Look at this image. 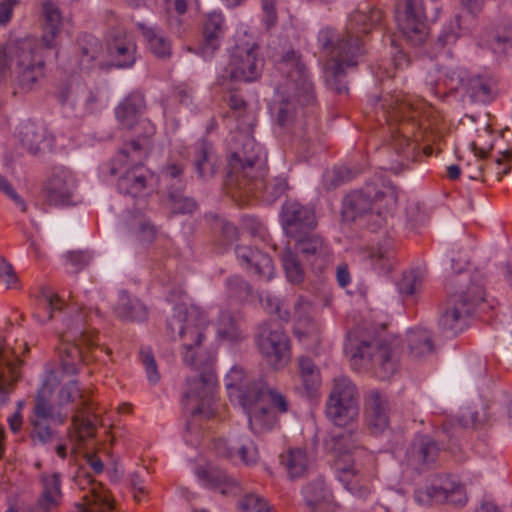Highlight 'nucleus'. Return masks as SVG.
Returning <instances> with one entry per match:
<instances>
[{
  "label": "nucleus",
  "instance_id": "obj_1",
  "mask_svg": "<svg viewBox=\"0 0 512 512\" xmlns=\"http://www.w3.org/2000/svg\"><path fill=\"white\" fill-rule=\"evenodd\" d=\"M227 105L225 119L230 126L235 123L238 131L235 139L242 141L241 149L233 152L229 158V171L225 181L227 192L241 203L255 199L272 204L288 190L287 179L280 176L264 180L267 153L252 136L255 116L237 92H230Z\"/></svg>",
  "mask_w": 512,
  "mask_h": 512
},
{
  "label": "nucleus",
  "instance_id": "obj_2",
  "mask_svg": "<svg viewBox=\"0 0 512 512\" xmlns=\"http://www.w3.org/2000/svg\"><path fill=\"white\" fill-rule=\"evenodd\" d=\"M207 326V317L199 307L182 304L175 307L174 315L167 323L171 334L174 336L177 332L182 343L184 362L200 371L198 377L187 379L183 405L193 417L211 419L220 417L221 412L215 397L217 381L212 371L214 355L202 346Z\"/></svg>",
  "mask_w": 512,
  "mask_h": 512
},
{
  "label": "nucleus",
  "instance_id": "obj_3",
  "mask_svg": "<svg viewBox=\"0 0 512 512\" xmlns=\"http://www.w3.org/2000/svg\"><path fill=\"white\" fill-rule=\"evenodd\" d=\"M383 11L376 7H358L348 18L345 31L339 35L333 28L320 30L318 41L330 54L327 72L330 84L337 93L348 91L347 83L342 79L349 67L358 64V57L363 54L364 37L376 29H382Z\"/></svg>",
  "mask_w": 512,
  "mask_h": 512
},
{
  "label": "nucleus",
  "instance_id": "obj_4",
  "mask_svg": "<svg viewBox=\"0 0 512 512\" xmlns=\"http://www.w3.org/2000/svg\"><path fill=\"white\" fill-rule=\"evenodd\" d=\"M224 382L230 401L241 406L254 434L273 430L279 423V416L290 409L286 395L270 387L263 379H250L238 366L229 370Z\"/></svg>",
  "mask_w": 512,
  "mask_h": 512
},
{
  "label": "nucleus",
  "instance_id": "obj_5",
  "mask_svg": "<svg viewBox=\"0 0 512 512\" xmlns=\"http://www.w3.org/2000/svg\"><path fill=\"white\" fill-rule=\"evenodd\" d=\"M283 64L289 71L284 86L277 89L282 99L271 109L276 113L278 125L287 127L314 114L316 98L313 83L297 53L287 52Z\"/></svg>",
  "mask_w": 512,
  "mask_h": 512
},
{
  "label": "nucleus",
  "instance_id": "obj_6",
  "mask_svg": "<svg viewBox=\"0 0 512 512\" xmlns=\"http://www.w3.org/2000/svg\"><path fill=\"white\" fill-rule=\"evenodd\" d=\"M379 116L390 127L392 145L406 160L419 155L424 131L418 122V112L410 99L401 92L384 96L379 103Z\"/></svg>",
  "mask_w": 512,
  "mask_h": 512
},
{
  "label": "nucleus",
  "instance_id": "obj_7",
  "mask_svg": "<svg viewBox=\"0 0 512 512\" xmlns=\"http://www.w3.org/2000/svg\"><path fill=\"white\" fill-rule=\"evenodd\" d=\"M397 188L387 179L375 177L361 190L348 194L343 201L342 214L346 220L365 218L371 230L387 224L396 208Z\"/></svg>",
  "mask_w": 512,
  "mask_h": 512
},
{
  "label": "nucleus",
  "instance_id": "obj_8",
  "mask_svg": "<svg viewBox=\"0 0 512 512\" xmlns=\"http://www.w3.org/2000/svg\"><path fill=\"white\" fill-rule=\"evenodd\" d=\"M44 26L41 41L27 38L20 42L17 51L19 83L29 89L43 76L44 50L56 45V38L61 29V15L58 7L50 2L43 3Z\"/></svg>",
  "mask_w": 512,
  "mask_h": 512
},
{
  "label": "nucleus",
  "instance_id": "obj_9",
  "mask_svg": "<svg viewBox=\"0 0 512 512\" xmlns=\"http://www.w3.org/2000/svg\"><path fill=\"white\" fill-rule=\"evenodd\" d=\"M93 315L99 316V311H91L85 307L76 310V315L68 319L67 329L64 330L60 339L62 341L59 348L61 365L68 374H76L82 363L89 361V356L83 351V348L91 350L98 347V333L90 328Z\"/></svg>",
  "mask_w": 512,
  "mask_h": 512
},
{
  "label": "nucleus",
  "instance_id": "obj_10",
  "mask_svg": "<svg viewBox=\"0 0 512 512\" xmlns=\"http://www.w3.org/2000/svg\"><path fill=\"white\" fill-rule=\"evenodd\" d=\"M347 353H350L356 363L366 370H371L380 380L391 378L400 366V356L396 347V339L384 342L379 339L359 340L355 332H348Z\"/></svg>",
  "mask_w": 512,
  "mask_h": 512
},
{
  "label": "nucleus",
  "instance_id": "obj_11",
  "mask_svg": "<svg viewBox=\"0 0 512 512\" xmlns=\"http://www.w3.org/2000/svg\"><path fill=\"white\" fill-rule=\"evenodd\" d=\"M331 450L334 454L336 477L351 493L364 497L369 493V486L364 480L360 460L367 456L358 444V434L346 432L335 435Z\"/></svg>",
  "mask_w": 512,
  "mask_h": 512
},
{
  "label": "nucleus",
  "instance_id": "obj_12",
  "mask_svg": "<svg viewBox=\"0 0 512 512\" xmlns=\"http://www.w3.org/2000/svg\"><path fill=\"white\" fill-rule=\"evenodd\" d=\"M467 279L462 270H459V275L451 278L446 285L449 296L447 307L439 318V326L449 336H456L461 332L464 318L471 315L476 306L484 301V289L480 284L470 283L465 290L462 289Z\"/></svg>",
  "mask_w": 512,
  "mask_h": 512
},
{
  "label": "nucleus",
  "instance_id": "obj_13",
  "mask_svg": "<svg viewBox=\"0 0 512 512\" xmlns=\"http://www.w3.org/2000/svg\"><path fill=\"white\" fill-rule=\"evenodd\" d=\"M60 406L70 405L72 416V431L70 436L79 443L94 435L95 426L90 414L96 415V407L90 390L82 389L77 381H70L63 385L58 394Z\"/></svg>",
  "mask_w": 512,
  "mask_h": 512
},
{
  "label": "nucleus",
  "instance_id": "obj_14",
  "mask_svg": "<svg viewBox=\"0 0 512 512\" xmlns=\"http://www.w3.org/2000/svg\"><path fill=\"white\" fill-rule=\"evenodd\" d=\"M359 413L358 392L352 381L344 376L334 379L326 404L328 418L337 426H347Z\"/></svg>",
  "mask_w": 512,
  "mask_h": 512
},
{
  "label": "nucleus",
  "instance_id": "obj_15",
  "mask_svg": "<svg viewBox=\"0 0 512 512\" xmlns=\"http://www.w3.org/2000/svg\"><path fill=\"white\" fill-rule=\"evenodd\" d=\"M395 21L399 32L409 44H423L429 35L423 0H399L395 6Z\"/></svg>",
  "mask_w": 512,
  "mask_h": 512
},
{
  "label": "nucleus",
  "instance_id": "obj_16",
  "mask_svg": "<svg viewBox=\"0 0 512 512\" xmlns=\"http://www.w3.org/2000/svg\"><path fill=\"white\" fill-rule=\"evenodd\" d=\"M146 150V145L137 140L132 141L118 154L116 162L124 165L128 164L129 160L136 162L118 180V189L121 193L137 197L146 188L148 180L152 178V174L141 163H138L145 158Z\"/></svg>",
  "mask_w": 512,
  "mask_h": 512
},
{
  "label": "nucleus",
  "instance_id": "obj_17",
  "mask_svg": "<svg viewBox=\"0 0 512 512\" xmlns=\"http://www.w3.org/2000/svg\"><path fill=\"white\" fill-rule=\"evenodd\" d=\"M414 500L421 506H429L433 503H448L464 505L467 501L465 487L455 478L449 475L434 477L424 487L417 488L414 492Z\"/></svg>",
  "mask_w": 512,
  "mask_h": 512
},
{
  "label": "nucleus",
  "instance_id": "obj_18",
  "mask_svg": "<svg viewBox=\"0 0 512 512\" xmlns=\"http://www.w3.org/2000/svg\"><path fill=\"white\" fill-rule=\"evenodd\" d=\"M264 67V58L259 53L257 44L236 46L229 63L225 68V75L221 76V85L229 78L231 81L254 82L259 79Z\"/></svg>",
  "mask_w": 512,
  "mask_h": 512
},
{
  "label": "nucleus",
  "instance_id": "obj_19",
  "mask_svg": "<svg viewBox=\"0 0 512 512\" xmlns=\"http://www.w3.org/2000/svg\"><path fill=\"white\" fill-rule=\"evenodd\" d=\"M260 327L258 346L269 366L278 370L284 368L290 360L289 339L282 328L275 324Z\"/></svg>",
  "mask_w": 512,
  "mask_h": 512
},
{
  "label": "nucleus",
  "instance_id": "obj_20",
  "mask_svg": "<svg viewBox=\"0 0 512 512\" xmlns=\"http://www.w3.org/2000/svg\"><path fill=\"white\" fill-rule=\"evenodd\" d=\"M296 251L301 259L315 274H323L333 262L331 246L316 233H304L298 236Z\"/></svg>",
  "mask_w": 512,
  "mask_h": 512
},
{
  "label": "nucleus",
  "instance_id": "obj_21",
  "mask_svg": "<svg viewBox=\"0 0 512 512\" xmlns=\"http://www.w3.org/2000/svg\"><path fill=\"white\" fill-rule=\"evenodd\" d=\"M145 108L144 96L141 93L128 95L115 109L119 123L127 129H135L139 138H149L156 129L148 119H140Z\"/></svg>",
  "mask_w": 512,
  "mask_h": 512
},
{
  "label": "nucleus",
  "instance_id": "obj_22",
  "mask_svg": "<svg viewBox=\"0 0 512 512\" xmlns=\"http://www.w3.org/2000/svg\"><path fill=\"white\" fill-rule=\"evenodd\" d=\"M76 181L71 171L63 166L54 167L45 182L42 195L51 206L75 204L74 191Z\"/></svg>",
  "mask_w": 512,
  "mask_h": 512
},
{
  "label": "nucleus",
  "instance_id": "obj_23",
  "mask_svg": "<svg viewBox=\"0 0 512 512\" xmlns=\"http://www.w3.org/2000/svg\"><path fill=\"white\" fill-rule=\"evenodd\" d=\"M76 482L82 490H88L82 496V502L76 503L71 512H114L115 503L110 492L96 482L89 474H78Z\"/></svg>",
  "mask_w": 512,
  "mask_h": 512
},
{
  "label": "nucleus",
  "instance_id": "obj_24",
  "mask_svg": "<svg viewBox=\"0 0 512 512\" xmlns=\"http://www.w3.org/2000/svg\"><path fill=\"white\" fill-rule=\"evenodd\" d=\"M193 473L203 488L223 495L236 494L239 491L238 481L212 462L196 464Z\"/></svg>",
  "mask_w": 512,
  "mask_h": 512
},
{
  "label": "nucleus",
  "instance_id": "obj_25",
  "mask_svg": "<svg viewBox=\"0 0 512 512\" xmlns=\"http://www.w3.org/2000/svg\"><path fill=\"white\" fill-rule=\"evenodd\" d=\"M281 217L286 234L292 237H298L316 226L313 209L297 201H286L282 207Z\"/></svg>",
  "mask_w": 512,
  "mask_h": 512
},
{
  "label": "nucleus",
  "instance_id": "obj_26",
  "mask_svg": "<svg viewBox=\"0 0 512 512\" xmlns=\"http://www.w3.org/2000/svg\"><path fill=\"white\" fill-rule=\"evenodd\" d=\"M107 55L117 68H130L137 59V46L134 37L125 31H116L107 38Z\"/></svg>",
  "mask_w": 512,
  "mask_h": 512
},
{
  "label": "nucleus",
  "instance_id": "obj_27",
  "mask_svg": "<svg viewBox=\"0 0 512 512\" xmlns=\"http://www.w3.org/2000/svg\"><path fill=\"white\" fill-rule=\"evenodd\" d=\"M236 257L240 266L259 278L270 281L274 277V265L271 257L251 246L237 245L235 248Z\"/></svg>",
  "mask_w": 512,
  "mask_h": 512
},
{
  "label": "nucleus",
  "instance_id": "obj_28",
  "mask_svg": "<svg viewBox=\"0 0 512 512\" xmlns=\"http://www.w3.org/2000/svg\"><path fill=\"white\" fill-rule=\"evenodd\" d=\"M40 495L37 505L44 512L56 511L63 500L62 474L44 471L39 475Z\"/></svg>",
  "mask_w": 512,
  "mask_h": 512
},
{
  "label": "nucleus",
  "instance_id": "obj_29",
  "mask_svg": "<svg viewBox=\"0 0 512 512\" xmlns=\"http://www.w3.org/2000/svg\"><path fill=\"white\" fill-rule=\"evenodd\" d=\"M19 354L17 348L10 351L0 342V407L6 403L10 387L19 378L22 363Z\"/></svg>",
  "mask_w": 512,
  "mask_h": 512
},
{
  "label": "nucleus",
  "instance_id": "obj_30",
  "mask_svg": "<svg viewBox=\"0 0 512 512\" xmlns=\"http://www.w3.org/2000/svg\"><path fill=\"white\" fill-rule=\"evenodd\" d=\"M407 358L412 362L425 360L434 352L432 333L425 328H413L406 335Z\"/></svg>",
  "mask_w": 512,
  "mask_h": 512
},
{
  "label": "nucleus",
  "instance_id": "obj_31",
  "mask_svg": "<svg viewBox=\"0 0 512 512\" xmlns=\"http://www.w3.org/2000/svg\"><path fill=\"white\" fill-rule=\"evenodd\" d=\"M440 450V446L430 436H418L408 452V460L416 469L421 470L436 461Z\"/></svg>",
  "mask_w": 512,
  "mask_h": 512
},
{
  "label": "nucleus",
  "instance_id": "obj_32",
  "mask_svg": "<svg viewBox=\"0 0 512 512\" xmlns=\"http://www.w3.org/2000/svg\"><path fill=\"white\" fill-rule=\"evenodd\" d=\"M366 420L375 433L382 432L388 426V402L385 396L371 391L365 400Z\"/></svg>",
  "mask_w": 512,
  "mask_h": 512
},
{
  "label": "nucleus",
  "instance_id": "obj_33",
  "mask_svg": "<svg viewBox=\"0 0 512 512\" xmlns=\"http://www.w3.org/2000/svg\"><path fill=\"white\" fill-rule=\"evenodd\" d=\"M365 258L378 274H388L395 264V245L391 238L367 249Z\"/></svg>",
  "mask_w": 512,
  "mask_h": 512
},
{
  "label": "nucleus",
  "instance_id": "obj_34",
  "mask_svg": "<svg viewBox=\"0 0 512 512\" xmlns=\"http://www.w3.org/2000/svg\"><path fill=\"white\" fill-rule=\"evenodd\" d=\"M224 34V16L218 12L209 13L203 23V43L200 47L204 57L211 56L220 46Z\"/></svg>",
  "mask_w": 512,
  "mask_h": 512
},
{
  "label": "nucleus",
  "instance_id": "obj_35",
  "mask_svg": "<svg viewBox=\"0 0 512 512\" xmlns=\"http://www.w3.org/2000/svg\"><path fill=\"white\" fill-rule=\"evenodd\" d=\"M462 85L473 102L489 103L495 96V81L490 76H471Z\"/></svg>",
  "mask_w": 512,
  "mask_h": 512
},
{
  "label": "nucleus",
  "instance_id": "obj_36",
  "mask_svg": "<svg viewBox=\"0 0 512 512\" xmlns=\"http://www.w3.org/2000/svg\"><path fill=\"white\" fill-rule=\"evenodd\" d=\"M63 301L51 289L43 288L37 297L34 317L39 323H47L54 317V313L60 312Z\"/></svg>",
  "mask_w": 512,
  "mask_h": 512
},
{
  "label": "nucleus",
  "instance_id": "obj_37",
  "mask_svg": "<svg viewBox=\"0 0 512 512\" xmlns=\"http://www.w3.org/2000/svg\"><path fill=\"white\" fill-rule=\"evenodd\" d=\"M298 362V377L309 396L318 391L321 386L322 379L318 366L308 356H301Z\"/></svg>",
  "mask_w": 512,
  "mask_h": 512
},
{
  "label": "nucleus",
  "instance_id": "obj_38",
  "mask_svg": "<svg viewBox=\"0 0 512 512\" xmlns=\"http://www.w3.org/2000/svg\"><path fill=\"white\" fill-rule=\"evenodd\" d=\"M303 497L313 510L324 511L331 504V492L322 479L307 484L302 490Z\"/></svg>",
  "mask_w": 512,
  "mask_h": 512
},
{
  "label": "nucleus",
  "instance_id": "obj_39",
  "mask_svg": "<svg viewBox=\"0 0 512 512\" xmlns=\"http://www.w3.org/2000/svg\"><path fill=\"white\" fill-rule=\"evenodd\" d=\"M52 394V387L49 384V380L43 383V386L39 390L33 410V419H42L48 421H54L56 419L54 414V408L49 403V397ZM67 419V413L61 415L58 413L57 421L63 423Z\"/></svg>",
  "mask_w": 512,
  "mask_h": 512
},
{
  "label": "nucleus",
  "instance_id": "obj_40",
  "mask_svg": "<svg viewBox=\"0 0 512 512\" xmlns=\"http://www.w3.org/2000/svg\"><path fill=\"white\" fill-rule=\"evenodd\" d=\"M115 314L123 320L142 321L147 318L148 312L139 300L131 299L126 292H121Z\"/></svg>",
  "mask_w": 512,
  "mask_h": 512
},
{
  "label": "nucleus",
  "instance_id": "obj_41",
  "mask_svg": "<svg viewBox=\"0 0 512 512\" xmlns=\"http://www.w3.org/2000/svg\"><path fill=\"white\" fill-rule=\"evenodd\" d=\"M193 164L200 177L211 176L215 172L212 147L206 140L197 142L193 148Z\"/></svg>",
  "mask_w": 512,
  "mask_h": 512
},
{
  "label": "nucleus",
  "instance_id": "obj_42",
  "mask_svg": "<svg viewBox=\"0 0 512 512\" xmlns=\"http://www.w3.org/2000/svg\"><path fill=\"white\" fill-rule=\"evenodd\" d=\"M281 463L286 467L290 478L301 477L307 469V453L301 448L289 449L286 454L281 455Z\"/></svg>",
  "mask_w": 512,
  "mask_h": 512
},
{
  "label": "nucleus",
  "instance_id": "obj_43",
  "mask_svg": "<svg viewBox=\"0 0 512 512\" xmlns=\"http://www.w3.org/2000/svg\"><path fill=\"white\" fill-rule=\"evenodd\" d=\"M137 26L147 41L149 49L154 55L160 58L170 56L171 44L168 39L156 32L154 28L146 27L142 23H138Z\"/></svg>",
  "mask_w": 512,
  "mask_h": 512
},
{
  "label": "nucleus",
  "instance_id": "obj_44",
  "mask_svg": "<svg viewBox=\"0 0 512 512\" xmlns=\"http://www.w3.org/2000/svg\"><path fill=\"white\" fill-rule=\"evenodd\" d=\"M216 336L219 340L238 341L241 331L235 318L228 312L222 311L216 321Z\"/></svg>",
  "mask_w": 512,
  "mask_h": 512
},
{
  "label": "nucleus",
  "instance_id": "obj_45",
  "mask_svg": "<svg viewBox=\"0 0 512 512\" xmlns=\"http://www.w3.org/2000/svg\"><path fill=\"white\" fill-rule=\"evenodd\" d=\"M17 137L21 144L28 149L29 152L35 153L38 145L43 139V131L35 123L27 121L21 123L16 131Z\"/></svg>",
  "mask_w": 512,
  "mask_h": 512
},
{
  "label": "nucleus",
  "instance_id": "obj_46",
  "mask_svg": "<svg viewBox=\"0 0 512 512\" xmlns=\"http://www.w3.org/2000/svg\"><path fill=\"white\" fill-rule=\"evenodd\" d=\"M470 30L469 25L462 24V17L456 15L453 20H451L448 24H446L441 30L437 44L440 47H445L447 45H452L456 43V41Z\"/></svg>",
  "mask_w": 512,
  "mask_h": 512
},
{
  "label": "nucleus",
  "instance_id": "obj_47",
  "mask_svg": "<svg viewBox=\"0 0 512 512\" xmlns=\"http://www.w3.org/2000/svg\"><path fill=\"white\" fill-rule=\"evenodd\" d=\"M281 260L288 281L294 284L303 282L304 270L297 254L290 249H286L281 255Z\"/></svg>",
  "mask_w": 512,
  "mask_h": 512
},
{
  "label": "nucleus",
  "instance_id": "obj_48",
  "mask_svg": "<svg viewBox=\"0 0 512 512\" xmlns=\"http://www.w3.org/2000/svg\"><path fill=\"white\" fill-rule=\"evenodd\" d=\"M133 233L141 244H149L157 240L162 248H168L172 245L170 239L165 237L159 238L155 226L147 220L141 221Z\"/></svg>",
  "mask_w": 512,
  "mask_h": 512
},
{
  "label": "nucleus",
  "instance_id": "obj_49",
  "mask_svg": "<svg viewBox=\"0 0 512 512\" xmlns=\"http://www.w3.org/2000/svg\"><path fill=\"white\" fill-rule=\"evenodd\" d=\"M425 273L422 269H412L403 274L402 279L398 283V288L401 294L413 295L420 291L424 282Z\"/></svg>",
  "mask_w": 512,
  "mask_h": 512
},
{
  "label": "nucleus",
  "instance_id": "obj_50",
  "mask_svg": "<svg viewBox=\"0 0 512 512\" xmlns=\"http://www.w3.org/2000/svg\"><path fill=\"white\" fill-rule=\"evenodd\" d=\"M239 507L240 512H276L265 498L254 493L245 495Z\"/></svg>",
  "mask_w": 512,
  "mask_h": 512
},
{
  "label": "nucleus",
  "instance_id": "obj_51",
  "mask_svg": "<svg viewBox=\"0 0 512 512\" xmlns=\"http://www.w3.org/2000/svg\"><path fill=\"white\" fill-rule=\"evenodd\" d=\"M139 358L145 368L148 381L151 384L158 383L160 374L152 350L149 347H141L139 350Z\"/></svg>",
  "mask_w": 512,
  "mask_h": 512
},
{
  "label": "nucleus",
  "instance_id": "obj_52",
  "mask_svg": "<svg viewBox=\"0 0 512 512\" xmlns=\"http://www.w3.org/2000/svg\"><path fill=\"white\" fill-rule=\"evenodd\" d=\"M226 290L228 297L236 301L245 300L251 292L248 283L239 276H233L227 279Z\"/></svg>",
  "mask_w": 512,
  "mask_h": 512
},
{
  "label": "nucleus",
  "instance_id": "obj_53",
  "mask_svg": "<svg viewBox=\"0 0 512 512\" xmlns=\"http://www.w3.org/2000/svg\"><path fill=\"white\" fill-rule=\"evenodd\" d=\"M390 40H391V45L395 49V52L392 56V63H393L394 68H393V70L385 68L384 73H380L379 71H377L376 76L379 77L380 80H383L384 77L394 78L397 70H403L404 68L408 67L410 64V59L406 55V53H404L402 50H399L397 48V45L393 38H391Z\"/></svg>",
  "mask_w": 512,
  "mask_h": 512
},
{
  "label": "nucleus",
  "instance_id": "obj_54",
  "mask_svg": "<svg viewBox=\"0 0 512 512\" xmlns=\"http://www.w3.org/2000/svg\"><path fill=\"white\" fill-rule=\"evenodd\" d=\"M170 208L174 214L192 213L196 209L193 199L183 197L179 191L169 193Z\"/></svg>",
  "mask_w": 512,
  "mask_h": 512
},
{
  "label": "nucleus",
  "instance_id": "obj_55",
  "mask_svg": "<svg viewBox=\"0 0 512 512\" xmlns=\"http://www.w3.org/2000/svg\"><path fill=\"white\" fill-rule=\"evenodd\" d=\"M237 454L246 466H253L259 460L258 449L251 440L242 443L238 448Z\"/></svg>",
  "mask_w": 512,
  "mask_h": 512
},
{
  "label": "nucleus",
  "instance_id": "obj_56",
  "mask_svg": "<svg viewBox=\"0 0 512 512\" xmlns=\"http://www.w3.org/2000/svg\"><path fill=\"white\" fill-rule=\"evenodd\" d=\"M496 165V175L497 180L501 181V179L508 175L511 171L512 167V149H507L498 153V156L495 158Z\"/></svg>",
  "mask_w": 512,
  "mask_h": 512
},
{
  "label": "nucleus",
  "instance_id": "obj_57",
  "mask_svg": "<svg viewBox=\"0 0 512 512\" xmlns=\"http://www.w3.org/2000/svg\"><path fill=\"white\" fill-rule=\"evenodd\" d=\"M494 52H501L506 56H512V24L506 34L496 35L491 44Z\"/></svg>",
  "mask_w": 512,
  "mask_h": 512
},
{
  "label": "nucleus",
  "instance_id": "obj_58",
  "mask_svg": "<svg viewBox=\"0 0 512 512\" xmlns=\"http://www.w3.org/2000/svg\"><path fill=\"white\" fill-rule=\"evenodd\" d=\"M277 0H260L261 9L263 12V23L267 29L272 28L278 21L276 11Z\"/></svg>",
  "mask_w": 512,
  "mask_h": 512
},
{
  "label": "nucleus",
  "instance_id": "obj_59",
  "mask_svg": "<svg viewBox=\"0 0 512 512\" xmlns=\"http://www.w3.org/2000/svg\"><path fill=\"white\" fill-rule=\"evenodd\" d=\"M261 305L269 312V313H275L279 316V318L283 320H288L289 314L287 312L284 313V315L281 314L280 310V302L279 300L271 295L268 292H263L259 296Z\"/></svg>",
  "mask_w": 512,
  "mask_h": 512
},
{
  "label": "nucleus",
  "instance_id": "obj_60",
  "mask_svg": "<svg viewBox=\"0 0 512 512\" xmlns=\"http://www.w3.org/2000/svg\"><path fill=\"white\" fill-rule=\"evenodd\" d=\"M0 191L13 200L22 212L26 211L27 206L25 201L17 194L8 179L2 175H0Z\"/></svg>",
  "mask_w": 512,
  "mask_h": 512
},
{
  "label": "nucleus",
  "instance_id": "obj_61",
  "mask_svg": "<svg viewBox=\"0 0 512 512\" xmlns=\"http://www.w3.org/2000/svg\"><path fill=\"white\" fill-rule=\"evenodd\" d=\"M33 429L32 436L37 437L41 442H46L51 437V429L48 420L33 419L30 420Z\"/></svg>",
  "mask_w": 512,
  "mask_h": 512
},
{
  "label": "nucleus",
  "instance_id": "obj_62",
  "mask_svg": "<svg viewBox=\"0 0 512 512\" xmlns=\"http://www.w3.org/2000/svg\"><path fill=\"white\" fill-rule=\"evenodd\" d=\"M0 278L8 288H16L18 283L17 275L10 263L1 259L0 261Z\"/></svg>",
  "mask_w": 512,
  "mask_h": 512
},
{
  "label": "nucleus",
  "instance_id": "obj_63",
  "mask_svg": "<svg viewBox=\"0 0 512 512\" xmlns=\"http://www.w3.org/2000/svg\"><path fill=\"white\" fill-rule=\"evenodd\" d=\"M312 310V304L306 300L303 296H299L295 303L294 316L298 322L308 321L310 319V313Z\"/></svg>",
  "mask_w": 512,
  "mask_h": 512
},
{
  "label": "nucleus",
  "instance_id": "obj_64",
  "mask_svg": "<svg viewBox=\"0 0 512 512\" xmlns=\"http://www.w3.org/2000/svg\"><path fill=\"white\" fill-rule=\"evenodd\" d=\"M19 0L0 1V25H7L12 17L13 9L18 5Z\"/></svg>",
  "mask_w": 512,
  "mask_h": 512
}]
</instances>
